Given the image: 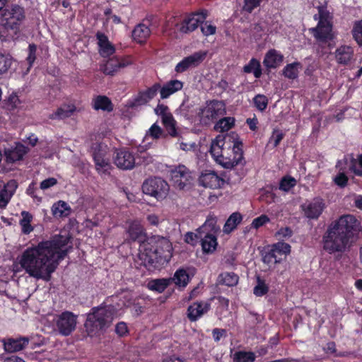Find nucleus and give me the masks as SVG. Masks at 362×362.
Segmentation results:
<instances>
[{"instance_id":"nucleus-1","label":"nucleus","mask_w":362,"mask_h":362,"mask_svg":"<svg viewBox=\"0 0 362 362\" xmlns=\"http://www.w3.org/2000/svg\"><path fill=\"white\" fill-rule=\"evenodd\" d=\"M70 239L69 233L64 231L35 247L27 248L20 259L21 267L32 277L49 281L71 248V245L68 246Z\"/></svg>"},{"instance_id":"nucleus-2","label":"nucleus","mask_w":362,"mask_h":362,"mask_svg":"<svg viewBox=\"0 0 362 362\" xmlns=\"http://www.w3.org/2000/svg\"><path fill=\"white\" fill-rule=\"evenodd\" d=\"M362 230L360 221L352 215H343L333 221L323 236V247L329 253L343 252L351 238Z\"/></svg>"},{"instance_id":"nucleus-3","label":"nucleus","mask_w":362,"mask_h":362,"mask_svg":"<svg viewBox=\"0 0 362 362\" xmlns=\"http://www.w3.org/2000/svg\"><path fill=\"white\" fill-rule=\"evenodd\" d=\"M25 18V10L17 4H11L3 10L0 18V38L13 37Z\"/></svg>"},{"instance_id":"nucleus-4","label":"nucleus","mask_w":362,"mask_h":362,"mask_svg":"<svg viewBox=\"0 0 362 362\" xmlns=\"http://www.w3.org/2000/svg\"><path fill=\"white\" fill-rule=\"evenodd\" d=\"M115 315V309L112 306L93 308L88 315L85 327L90 337L102 333L112 323Z\"/></svg>"},{"instance_id":"nucleus-5","label":"nucleus","mask_w":362,"mask_h":362,"mask_svg":"<svg viewBox=\"0 0 362 362\" xmlns=\"http://www.w3.org/2000/svg\"><path fill=\"white\" fill-rule=\"evenodd\" d=\"M225 137L222 135H218L214 140L212 141L210 148V153L216 163L221 165L225 168H232L241 163L243 159L242 152L238 145L234 144L233 151L236 154L233 159L228 158L224 156L225 151Z\"/></svg>"},{"instance_id":"nucleus-6","label":"nucleus","mask_w":362,"mask_h":362,"mask_svg":"<svg viewBox=\"0 0 362 362\" xmlns=\"http://www.w3.org/2000/svg\"><path fill=\"white\" fill-rule=\"evenodd\" d=\"M318 20L317 25L310 29L315 39L322 43L327 42L333 38L332 25L329 19V13L323 7H318V13L314 16Z\"/></svg>"},{"instance_id":"nucleus-7","label":"nucleus","mask_w":362,"mask_h":362,"mask_svg":"<svg viewBox=\"0 0 362 362\" xmlns=\"http://www.w3.org/2000/svg\"><path fill=\"white\" fill-rule=\"evenodd\" d=\"M226 114V105L223 102L212 100L199 110L198 117L202 126H210Z\"/></svg>"},{"instance_id":"nucleus-8","label":"nucleus","mask_w":362,"mask_h":362,"mask_svg":"<svg viewBox=\"0 0 362 362\" xmlns=\"http://www.w3.org/2000/svg\"><path fill=\"white\" fill-rule=\"evenodd\" d=\"M142 190L144 193L154 197L157 199H163L168 193L169 185L160 177H151L144 181Z\"/></svg>"},{"instance_id":"nucleus-9","label":"nucleus","mask_w":362,"mask_h":362,"mask_svg":"<svg viewBox=\"0 0 362 362\" xmlns=\"http://www.w3.org/2000/svg\"><path fill=\"white\" fill-rule=\"evenodd\" d=\"M55 329L62 336L70 335L76 328L77 315L69 311L57 315L54 319Z\"/></svg>"},{"instance_id":"nucleus-10","label":"nucleus","mask_w":362,"mask_h":362,"mask_svg":"<svg viewBox=\"0 0 362 362\" xmlns=\"http://www.w3.org/2000/svg\"><path fill=\"white\" fill-rule=\"evenodd\" d=\"M172 185L179 190L189 189L193 181L191 171L185 165H180L171 170Z\"/></svg>"},{"instance_id":"nucleus-11","label":"nucleus","mask_w":362,"mask_h":362,"mask_svg":"<svg viewBox=\"0 0 362 362\" xmlns=\"http://www.w3.org/2000/svg\"><path fill=\"white\" fill-rule=\"evenodd\" d=\"M291 252V246L289 244L279 242L274 244L272 248L267 252L262 257V260L266 264L279 263L287 255Z\"/></svg>"},{"instance_id":"nucleus-12","label":"nucleus","mask_w":362,"mask_h":362,"mask_svg":"<svg viewBox=\"0 0 362 362\" xmlns=\"http://www.w3.org/2000/svg\"><path fill=\"white\" fill-rule=\"evenodd\" d=\"M206 55V51L196 52L180 62L176 65L175 71L177 73H182L189 69L195 68L204 62Z\"/></svg>"},{"instance_id":"nucleus-13","label":"nucleus","mask_w":362,"mask_h":362,"mask_svg":"<svg viewBox=\"0 0 362 362\" xmlns=\"http://www.w3.org/2000/svg\"><path fill=\"white\" fill-rule=\"evenodd\" d=\"M155 112L161 117L162 122L168 134L172 136H175L177 135L175 121L168 107L163 104H158L155 108Z\"/></svg>"},{"instance_id":"nucleus-14","label":"nucleus","mask_w":362,"mask_h":362,"mask_svg":"<svg viewBox=\"0 0 362 362\" xmlns=\"http://www.w3.org/2000/svg\"><path fill=\"white\" fill-rule=\"evenodd\" d=\"M113 160L115 164L122 170H132L136 164L135 156L124 148L117 150L113 156Z\"/></svg>"},{"instance_id":"nucleus-15","label":"nucleus","mask_w":362,"mask_h":362,"mask_svg":"<svg viewBox=\"0 0 362 362\" xmlns=\"http://www.w3.org/2000/svg\"><path fill=\"white\" fill-rule=\"evenodd\" d=\"M325 208V204L320 198H315L301 205L304 216L309 219H317Z\"/></svg>"},{"instance_id":"nucleus-16","label":"nucleus","mask_w":362,"mask_h":362,"mask_svg":"<svg viewBox=\"0 0 362 362\" xmlns=\"http://www.w3.org/2000/svg\"><path fill=\"white\" fill-rule=\"evenodd\" d=\"M206 18V13L204 12L191 15L182 21L180 31L183 33H189L194 31L200 23H204Z\"/></svg>"},{"instance_id":"nucleus-17","label":"nucleus","mask_w":362,"mask_h":362,"mask_svg":"<svg viewBox=\"0 0 362 362\" xmlns=\"http://www.w3.org/2000/svg\"><path fill=\"white\" fill-rule=\"evenodd\" d=\"M26 337L18 338H7L2 340L4 350L8 353H14L24 349L29 343Z\"/></svg>"},{"instance_id":"nucleus-18","label":"nucleus","mask_w":362,"mask_h":362,"mask_svg":"<svg viewBox=\"0 0 362 362\" xmlns=\"http://www.w3.org/2000/svg\"><path fill=\"white\" fill-rule=\"evenodd\" d=\"M223 182L224 180L214 171L204 172L199 177V183L205 187L219 188Z\"/></svg>"},{"instance_id":"nucleus-19","label":"nucleus","mask_w":362,"mask_h":362,"mask_svg":"<svg viewBox=\"0 0 362 362\" xmlns=\"http://www.w3.org/2000/svg\"><path fill=\"white\" fill-rule=\"evenodd\" d=\"M210 308V304L206 302H195L188 307L187 317L190 321H196Z\"/></svg>"},{"instance_id":"nucleus-20","label":"nucleus","mask_w":362,"mask_h":362,"mask_svg":"<svg viewBox=\"0 0 362 362\" xmlns=\"http://www.w3.org/2000/svg\"><path fill=\"white\" fill-rule=\"evenodd\" d=\"M17 187V182L11 180L0 189V207H5L7 205Z\"/></svg>"},{"instance_id":"nucleus-21","label":"nucleus","mask_w":362,"mask_h":362,"mask_svg":"<svg viewBox=\"0 0 362 362\" xmlns=\"http://www.w3.org/2000/svg\"><path fill=\"white\" fill-rule=\"evenodd\" d=\"M129 239L132 241L143 243L146 240V235L143 226L138 221L132 222L127 230Z\"/></svg>"},{"instance_id":"nucleus-22","label":"nucleus","mask_w":362,"mask_h":362,"mask_svg":"<svg viewBox=\"0 0 362 362\" xmlns=\"http://www.w3.org/2000/svg\"><path fill=\"white\" fill-rule=\"evenodd\" d=\"M217 221L215 217L208 218L205 223L200 226L197 230L202 238L206 236H216V234L220 230L219 226L216 225Z\"/></svg>"},{"instance_id":"nucleus-23","label":"nucleus","mask_w":362,"mask_h":362,"mask_svg":"<svg viewBox=\"0 0 362 362\" xmlns=\"http://www.w3.org/2000/svg\"><path fill=\"white\" fill-rule=\"evenodd\" d=\"M129 64L124 59L114 57L107 61L103 66V71L107 75L113 76L119 69L126 67Z\"/></svg>"},{"instance_id":"nucleus-24","label":"nucleus","mask_w":362,"mask_h":362,"mask_svg":"<svg viewBox=\"0 0 362 362\" xmlns=\"http://www.w3.org/2000/svg\"><path fill=\"white\" fill-rule=\"evenodd\" d=\"M284 56L276 49L269 50L263 60V64L268 69H276L283 62Z\"/></svg>"},{"instance_id":"nucleus-25","label":"nucleus","mask_w":362,"mask_h":362,"mask_svg":"<svg viewBox=\"0 0 362 362\" xmlns=\"http://www.w3.org/2000/svg\"><path fill=\"white\" fill-rule=\"evenodd\" d=\"M96 37L100 47V54L103 57H109L115 52V47L110 42L107 37L105 34L98 32L96 33Z\"/></svg>"},{"instance_id":"nucleus-26","label":"nucleus","mask_w":362,"mask_h":362,"mask_svg":"<svg viewBox=\"0 0 362 362\" xmlns=\"http://www.w3.org/2000/svg\"><path fill=\"white\" fill-rule=\"evenodd\" d=\"M27 152L28 148L24 145L18 144L14 148L7 149L5 151L6 160L9 163L20 160Z\"/></svg>"},{"instance_id":"nucleus-27","label":"nucleus","mask_w":362,"mask_h":362,"mask_svg":"<svg viewBox=\"0 0 362 362\" xmlns=\"http://www.w3.org/2000/svg\"><path fill=\"white\" fill-rule=\"evenodd\" d=\"M183 84L180 81L171 80L160 88V98L165 99L182 88Z\"/></svg>"},{"instance_id":"nucleus-28","label":"nucleus","mask_w":362,"mask_h":362,"mask_svg":"<svg viewBox=\"0 0 362 362\" xmlns=\"http://www.w3.org/2000/svg\"><path fill=\"white\" fill-rule=\"evenodd\" d=\"M354 49L350 46H341L336 50V59L338 63L349 64L354 59Z\"/></svg>"},{"instance_id":"nucleus-29","label":"nucleus","mask_w":362,"mask_h":362,"mask_svg":"<svg viewBox=\"0 0 362 362\" xmlns=\"http://www.w3.org/2000/svg\"><path fill=\"white\" fill-rule=\"evenodd\" d=\"M193 275V272H190L189 269L181 268L175 272L173 278H170L171 282H174L180 287H185L189 282L191 276Z\"/></svg>"},{"instance_id":"nucleus-30","label":"nucleus","mask_w":362,"mask_h":362,"mask_svg":"<svg viewBox=\"0 0 362 362\" xmlns=\"http://www.w3.org/2000/svg\"><path fill=\"white\" fill-rule=\"evenodd\" d=\"M76 110V108L74 105H63L51 114L49 117L52 119H63L71 116Z\"/></svg>"},{"instance_id":"nucleus-31","label":"nucleus","mask_w":362,"mask_h":362,"mask_svg":"<svg viewBox=\"0 0 362 362\" xmlns=\"http://www.w3.org/2000/svg\"><path fill=\"white\" fill-rule=\"evenodd\" d=\"M150 29L143 23L139 24L132 31V37L134 40L139 43L145 42V40L150 36Z\"/></svg>"},{"instance_id":"nucleus-32","label":"nucleus","mask_w":362,"mask_h":362,"mask_svg":"<svg viewBox=\"0 0 362 362\" xmlns=\"http://www.w3.org/2000/svg\"><path fill=\"white\" fill-rule=\"evenodd\" d=\"M52 212L54 217H66L70 214L71 208L66 202L59 201L52 205Z\"/></svg>"},{"instance_id":"nucleus-33","label":"nucleus","mask_w":362,"mask_h":362,"mask_svg":"<svg viewBox=\"0 0 362 362\" xmlns=\"http://www.w3.org/2000/svg\"><path fill=\"white\" fill-rule=\"evenodd\" d=\"M21 216L22 218L19 221L21 232L25 235L30 234L34 230V228L30 224L33 216L31 214L25 211L21 212Z\"/></svg>"},{"instance_id":"nucleus-34","label":"nucleus","mask_w":362,"mask_h":362,"mask_svg":"<svg viewBox=\"0 0 362 362\" xmlns=\"http://www.w3.org/2000/svg\"><path fill=\"white\" fill-rule=\"evenodd\" d=\"M93 106L95 110H103L107 112H110L113 109L110 100L103 95H99L95 98L93 100Z\"/></svg>"},{"instance_id":"nucleus-35","label":"nucleus","mask_w":362,"mask_h":362,"mask_svg":"<svg viewBox=\"0 0 362 362\" xmlns=\"http://www.w3.org/2000/svg\"><path fill=\"white\" fill-rule=\"evenodd\" d=\"M160 85L159 83H155L151 88L140 94L137 99L138 102L139 103H146L156 95L157 93L160 91Z\"/></svg>"},{"instance_id":"nucleus-36","label":"nucleus","mask_w":362,"mask_h":362,"mask_svg":"<svg viewBox=\"0 0 362 362\" xmlns=\"http://www.w3.org/2000/svg\"><path fill=\"white\" fill-rule=\"evenodd\" d=\"M171 283L170 278L169 279H157L151 280L148 284V288L150 290L162 293Z\"/></svg>"},{"instance_id":"nucleus-37","label":"nucleus","mask_w":362,"mask_h":362,"mask_svg":"<svg viewBox=\"0 0 362 362\" xmlns=\"http://www.w3.org/2000/svg\"><path fill=\"white\" fill-rule=\"evenodd\" d=\"M200 243L202 250L205 253H212L216 248L218 245L216 236H206L201 238Z\"/></svg>"},{"instance_id":"nucleus-38","label":"nucleus","mask_w":362,"mask_h":362,"mask_svg":"<svg viewBox=\"0 0 362 362\" xmlns=\"http://www.w3.org/2000/svg\"><path fill=\"white\" fill-rule=\"evenodd\" d=\"M235 119L233 117H220L214 125V129L219 132H227L233 127Z\"/></svg>"},{"instance_id":"nucleus-39","label":"nucleus","mask_w":362,"mask_h":362,"mask_svg":"<svg viewBox=\"0 0 362 362\" xmlns=\"http://www.w3.org/2000/svg\"><path fill=\"white\" fill-rule=\"evenodd\" d=\"M242 216L238 212L233 213L228 220L226 221L224 226H223V232L225 233H230L233 229H235L237 226L241 222Z\"/></svg>"},{"instance_id":"nucleus-40","label":"nucleus","mask_w":362,"mask_h":362,"mask_svg":"<svg viewBox=\"0 0 362 362\" xmlns=\"http://www.w3.org/2000/svg\"><path fill=\"white\" fill-rule=\"evenodd\" d=\"M238 276L233 272H224L218 277V281L221 284L228 286H234L238 282Z\"/></svg>"},{"instance_id":"nucleus-41","label":"nucleus","mask_w":362,"mask_h":362,"mask_svg":"<svg viewBox=\"0 0 362 362\" xmlns=\"http://www.w3.org/2000/svg\"><path fill=\"white\" fill-rule=\"evenodd\" d=\"M243 71L245 73H253L255 78H259L262 76V69L260 63L258 60L252 58L247 64L243 67Z\"/></svg>"},{"instance_id":"nucleus-42","label":"nucleus","mask_w":362,"mask_h":362,"mask_svg":"<svg viewBox=\"0 0 362 362\" xmlns=\"http://www.w3.org/2000/svg\"><path fill=\"white\" fill-rule=\"evenodd\" d=\"M13 64V58L8 54L0 53V76L6 74Z\"/></svg>"},{"instance_id":"nucleus-43","label":"nucleus","mask_w":362,"mask_h":362,"mask_svg":"<svg viewBox=\"0 0 362 362\" xmlns=\"http://www.w3.org/2000/svg\"><path fill=\"white\" fill-rule=\"evenodd\" d=\"M256 356L252 351H239L234 354L233 362H254Z\"/></svg>"},{"instance_id":"nucleus-44","label":"nucleus","mask_w":362,"mask_h":362,"mask_svg":"<svg viewBox=\"0 0 362 362\" xmlns=\"http://www.w3.org/2000/svg\"><path fill=\"white\" fill-rule=\"evenodd\" d=\"M300 66V64L298 62L287 64L283 70L284 76L289 79L296 78L298 75V68Z\"/></svg>"},{"instance_id":"nucleus-45","label":"nucleus","mask_w":362,"mask_h":362,"mask_svg":"<svg viewBox=\"0 0 362 362\" xmlns=\"http://www.w3.org/2000/svg\"><path fill=\"white\" fill-rule=\"evenodd\" d=\"M138 155L136 156V160H137L138 162L137 163L138 164H143V165H148L151 163H153V156L146 152L144 149V147L142 146H140L138 148Z\"/></svg>"},{"instance_id":"nucleus-46","label":"nucleus","mask_w":362,"mask_h":362,"mask_svg":"<svg viewBox=\"0 0 362 362\" xmlns=\"http://www.w3.org/2000/svg\"><path fill=\"white\" fill-rule=\"evenodd\" d=\"M264 0H244L242 6V11L251 13L255 8H258Z\"/></svg>"},{"instance_id":"nucleus-47","label":"nucleus","mask_w":362,"mask_h":362,"mask_svg":"<svg viewBox=\"0 0 362 362\" xmlns=\"http://www.w3.org/2000/svg\"><path fill=\"white\" fill-rule=\"evenodd\" d=\"M349 169L357 175H362V154L358 159L354 158H350Z\"/></svg>"},{"instance_id":"nucleus-48","label":"nucleus","mask_w":362,"mask_h":362,"mask_svg":"<svg viewBox=\"0 0 362 362\" xmlns=\"http://www.w3.org/2000/svg\"><path fill=\"white\" fill-rule=\"evenodd\" d=\"M296 185V180L291 177H284L280 182L279 189L288 192Z\"/></svg>"},{"instance_id":"nucleus-49","label":"nucleus","mask_w":362,"mask_h":362,"mask_svg":"<svg viewBox=\"0 0 362 362\" xmlns=\"http://www.w3.org/2000/svg\"><path fill=\"white\" fill-rule=\"evenodd\" d=\"M254 104L255 107L260 111H263L267 108L268 104V100L264 95H257L254 99Z\"/></svg>"},{"instance_id":"nucleus-50","label":"nucleus","mask_w":362,"mask_h":362,"mask_svg":"<svg viewBox=\"0 0 362 362\" xmlns=\"http://www.w3.org/2000/svg\"><path fill=\"white\" fill-rule=\"evenodd\" d=\"M97 170L106 173L110 168L109 159L107 158H98L95 161Z\"/></svg>"},{"instance_id":"nucleus-51","label":"nucleus","mask_w":362,"mask_h":362,"mask_svg":"<svg viewBox=\"0 0 362 362\" xmlns=\"http://www.w3.org/2000/svg\"><path fill=\"white\" fill-rule=\"evenodd\" d=\"M28 49H29V53H28V56L26 58L27 63L28 64V67L27 68V70H26L25 74H26L27 73L29 72L30 69L33 66V64L36 59V56H35V52L37 50L36 45L34 44L30 45Z\"/></svg>"},{"instance_id":"nucleus-52","label":"nucleus","mask_w":362,"mask_h":362,"mask_svg":"<svg viewBox=\"0 0 362 362\" xmlns=\"http://www.w3.org/2000/svg\"><path fill=\"white\" fill-rule=\"evenodd\" d=\"M92 148L94 161H95L96 159L99 158H102L105 157V148L103 147L101 144L96 143L93 146Z\"/></svg>"},{"instance_id":"nucleus-53","label":"nucleus","mask_w":362,"mask_h":362,"mask_svg":"<svg viewBox=\"0 0 362 362\" xmlns=\"http://www.w3.org/2000/svg\"><path fill=\"white\" fill-rule=\"evenodd\" d=\"M201 238L202 236L200 235L198 230H197L196 233L187 232L185 235V240L187 243L194 245L198 242H200L199 240Z\"/></svg>"},{"instance_id":"nucleus-54","label":"nucleus","mask_w":362,"mask_h":362,"mask_svg":"<svg viewBox=\"0 0 362 362\" xmlns=\"http://www.w3.org/2000/svg\"><path fill=\"white\" fill-rule=\"evenodd\" d=\"M268 291V287L259 278L257 279V285L254 288V294L257 296H262Z\"/></svg>"},{"instance_id":"nucleus-55","label":"nucleus","mask_w":362,"mask_h":362,"mask_svg":"<svg viewBox=\"0 0 362 362\" xmlns=\"http://www.w3.org/2000/svg\"><path fill=\"white\" fill-rule=\"evenodd\" d=\"M163 134V129L154 123L148 129L147 135L151 136L153 139H158Z\"/></svg>"},{"instance_id":"nucleus-56","label":"nucleus","mask_w":362,"mask_h":362,"mask_svg":"<svg viewBox=\"0 0 362 362\" xmlns=\"http://www.w3.org/2000/svg\"><path fill=\"white\" fill-rule=\"evenodd\" d=\"M353 35L356 41L362 45V21L355 25L353 29Z\"/></svg>"},{"instance_id":"nucleus-57","label":"nucleus","mask_w":362,"mask_h":362,"mask_svg":"<svg viewBox=\"0 0 362 362\" xmlns=\"http://www.w3.org/2000/svg\"><path fill=\"white\" fill-rule=\"evenodd\" d=\"M284 137V134L281 131L274 130L272 136L270 137L269 142L273 144L274 147H276Z\"/></svg>"},{"instance_id":"nucleus-58","label":"nucleus","mask_w":362,"mask_h":362,"mask_svg":"<svg viewBox=\"0 0 362 362\" xmlns=\"http://www.w3.org/2000/svg\"><path fill=\"white\" fill-rule=\"evenodd\" d=\"M200 25L201 30L205 36L214 35L216 33V27L209 23L208 22L200 23Z\"/></svg>"},{"instance_id":"nucleus-59","label":"nucleus","mask_w":362,"mask_h":362,"mask_svg":"<svg viewBox=\"0 0 362 362\" xmlns=\"http://www.w3.org/2000/svg\"><path fill=\"white\" fill-rule=\"evenodd\" d=\"M269 218H268L267 216H266V215H261L260 216L255 218L252 221V226L255 228H258L260 226H262L264 224H265L266 223L269 222Z\"/></svg>"},{"instance_id":"nucleus-60","label":"nucleus","mask_w":362,"mask_h":362,"mask_svg":"<svg viewBox=\"0 0 362 362\" xmlns=\"http://www.w3.org/2000/svg\"><path fill=\"white\" fill-rule=\"evenodd\" d=\"M57 184V180L56 178L54 177H49V178H47L43 181L41 182L40 183V188L42 189H49V187H53L55 185Z\"/></svg>"},{"instance_id":"nucleus-61","label":"nucleus","mask_w":362,"mask_h":362,"mask_svg":"<svg viewBox=\"0 0 362 362\" xmlns=\"http://www.w3.org/2000/svg\"><path fill=\"white\" fill-rule=\"evenodd\" d=\"M127 324L121 322L117 324L115 327V332L120 337H123L124 334L127 333Z\"/></svg>"},{"instance_id":"nucleus-62","label":"nucleus","mask_w":362,"mask_h":362,"mask_svg":"<svg viewBox=\"0 0 362 362\" xmlns=\"http://www.w3.org/2000/svg\"><path fill=\"white\" fill-rule=\"evenodd\" d=\"M347 182L348 178L343 173H339L334 178V182L340 187H344L347 184Z\"/></svg>"},{"instance_id":"nucleus-63","label":"nucleus","mask_w":362,"mask_h":362,"mask_svg":"<svg viewBox=\"0 0 362 362\" xmlns=\"http://www.w3.org/2000/svg\"><path fill=\"white\" fill-rule=\"evenodd\" d=\"M225 334L226 330L223 329L215 328L212 331L213 337L216 341H218Z\"/></svg>"},{"instance_id":"nucleus-64","label":"nucleus","mask_w":362,"mask_h":362,"mask_svg":"<svg viewBox=\"0 0 362 362\" xmlns=\"http://www.w3.org/2000/svg\"><path fill=\"white\" fill-rule=\"evenodd\" d=\"M195 146H196L195 143H185V142L180 143V148L184 151H193V150H194Z\"/></svg>"}]
</instances>
